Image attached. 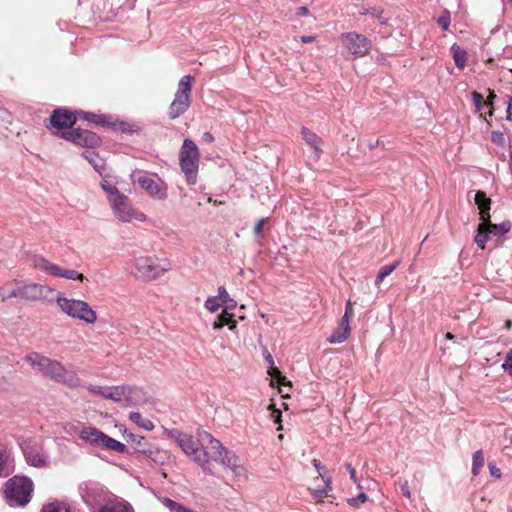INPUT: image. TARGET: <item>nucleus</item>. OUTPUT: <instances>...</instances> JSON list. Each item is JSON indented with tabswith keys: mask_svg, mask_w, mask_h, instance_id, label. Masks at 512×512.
<instances>
[{
	"mask_svg": "<svg viewBox=\"0 0 512 512\" xmlns=\"http://www.w3.org/2000/svg\"><path fill=\"white\" fill-rule=\"evenodd\" d=\"M110 204L119 220L129 222L133 219L134 210L129 204L128 197L124 194L117 196V198L113 199V202Z\"/></svg>",
	"mask_w": 512,
	"mask_h": 512,
	"instance_id": "2eb2a0df",
	"label": "nucleus"
},
{
	"mask_svg": "<svg viewBox=\"0 0 512 512\" xmlns=\"http://www.w3.org/2000/svg\"><path fill=\"white\" fill-rule=\"evenodd\" d=\"M197 437H200L201 442L205 445L202 449L206 457V467L209 466L211 460L219 461L224 467L231 469L236 476L245 475L246 470L241 465L238 456L223 447L211 433L201 431L197 433Z\"/></svg>",
	"mask_w": 512,
	"mask_h": 512,
	"instance_id": "f257e3e1",
	"label": "nucleus"
},
{
	"mask_svg": "<svg viewBox=\"0 0 512 512\" xmlns=\"http://www.w3.org/2000/svg\"><path fill=\"white\" fill-rule=\"evenodd\" d=\"M267 219H260L254 227V233L257 236H262Z\"/></svg>",
	"mask_w": 512,
	"mask_h": 512,
	"instance_id": "864d4df0",
	"label": "nucleus"
},
{
	"mask_svg": "<svg viewBox=\"0 0 512 512\" xmlns=\"http://www.w3.org/2000/svg\"><path fill=\"white\" fill-rule=\"evenodd\" d=\"M55 302L60 311L82 323L92 325L98 320L97 312L84 300L68 299L64 293L57 292Z\"/></svg>",
	"mask_w": 512,
	"mask_h": 512,
	"instance_id": "f03ea898",
	"label": "nucleus"
},
{
	"mask_svg": "<svg viewBox=\"0 0 512 512\" xmlns=\"http://www.w3.org/2000/svg\"><path fill=\"white\" fill-rule=\"evenodd\" d=\"M89 392L101 395V393H106V390H102V388L100 386L91 385L89 387Z\"/></svg>",
	"mask_w": 512,
	"mask_h": 512,
	"instance_id": "680f3d73",
	"label": "nucleus"
},
{
	"mask_svg": "<svg viewBox=\"0 0 512 512\" xmlns=\"http://www.w3.org/2000/svg\"><path fill=\"white\" fill-rule=\"evenodd\" d=\"M26 361L29 363L32 369H36L40 373H43V371L47 369L48 365L53 360L49 359L45 355L34 352L26 356Z\"/></svg>",
	"mask_w": 512,
	"mask_h": 512,
	"instance_id": "412c9836",
	"label": "nucleus"
},
{
	"mask_svg": "<svg viewBox=\"0 0 512 512\" xmlns=\"http://www.w3.org/2000/svg\"><path fill=\"white\" fill-rule=\"evenodd\" d=\"M43 375L54 379L57 382H64L67 374L66 368L56 360H52Z\"/></svg>",
	"mask_w": 512,
	"mask_h": 512,
	"instance_id": "aec40b11",
	"label": "nucleus"
},
{
	"mask_svg": "<svg viewBox=\"0 0 512 512\" xmlns=\"http://www.w3.org/2000/svg\"><path fill=\"white\" fill-rule=\"evenodd\" d=\"M200 152L194 141L185 139L179 152V163L188 184L197 181Z\"/></svg>",
	"mask_w": 512,
	"mask_h": 512,
	"instance_id": "39448f33",
	"label": "nucleus"
},
{
	"mask_svg": "<svg viewBox=\"0 0 512 512\" xmlns=\"http://www.w3.org/2000/svg\"><path fill=\"white\" fill-rule=\"evenodd\" d=\"M344 315H346V316H352L353 315L352 303H351L350 300L346 302Z\"/></svg>",
	"mask_w": 512,
	"mask_h": 512,
	"instance_id": "0e129e2a",
	"label": "nucleus"
},
{
	"mask_svg": "<svg viewBox=\"0 0 512 512\" xmlns=\"http://www.w3.org/2000/svg\"><path fill=\"white\" fill-rule=\"evenodd\" d=\"M487 223V227L490 231L491 236H501L505 233L509 232L511 229L510 221H503L500 224H492L490 219L488 221H484Z\"/></svg>",
	"mask_w": 512,
	"mask_h": 512,
	"instance_id": "cd10ccee",
	"label": "nucleus"
},
{
	"mask_svg": "<svg viewBox=\"0 0 512 512\" xmlns=\"http://www.w3.org/2000/svg\"><path fill=\"white\" fill-rule=\"evenodd\" d=\"M491 141L494 144L503 147L505 145V136L500 131H493L491 133Z\"/></svg>",
	"mask_w": 512,
	"mask_h": 512,
	"instance_id": "8fccbe9b",
	"label": "nucleus"
},
{
	"mask_svg": "<svg viewBox=\"0 0 512 512\" xmlns=\"http://www.w3.org/2000/svg\"><path fill=\"white\" fill-rule=\"evenodd\" d=\"M475 203L478 206L481 221H488L490 219L491 199L486 196L485 192L477 191Z\"/></svg>",
	"mask_w": 512,
	"mask_h": 512,
	"instance_id": "6ab92c4d",
	"label": "nucleus"
},
{
	"mask_svg": "<svg viewBox=\"0 0 512 512\" xmlns=\"http://www.w3.org/2000/svg\"><path fill=\"white\" fill-rule=\"evenodd\" d=\"M13 469L9 454H5L0 449V477L9 476L13 472Z\"/></svg>",
	"mask_w": 512,
	"mask_h": 512,
	"instance_id": "c756f323",
	"label": "nucleus"
},
{
	"mask_svg": "<svg viewBox=\"0 0 512 512\" xmlns=\"http://www.w3.org/2000/svg\"><path fill=\"white\" fill-rule=\"evenodd\" d=\"M101 187L108 194L110 203L113 202V199L117 198V196L122 195L115 186L109 184L107 181L102 182Z\"/></svg>",
	"mask_w": 512,
	"mask_h": 512,
	"instance_id": "a19ab883",
	"label": "nucleus"
},
{
	"mask_svg": "<svg viewBox=\"0 0 512 512\" xmlns=\"http://www.w3.org/2000/svg\"><path fill=\"white\" fill-rule=\"evenodd\" d=\"M100 512H133L132 507L124 501L107 503Z\"/></svg>",
	"mask_w": 512,
	"mask_h": 512,
	"instance_id": "c85d7f7f",
	"label": "nucleus"
},
{
	"mask_svg": "<svg viewBox=\"0 0 512 512\" xmlns=\"http://www.w3.org/2000/svg\"><path fill=\"white\" fill-rule=\"evenodd\" d=\"M342 43L355 57H363L371 49L370 40L366 36L355 32L342 35Z\"/></svg>",
	"mask_w": 512,
	"mask_h": 512,
	"instance_id": "ddd939ff",
	"label": "nucleus"
},
{
	"mask_svg": "<svg viewBox=\"0 0 512 512\" xmlns=\"http://www.w3.org/2000/svg\"><path fill=\"white\" fill-rule=\"evenodd\" d=\"M33 484L24 476H13L5 483V497L12 507H23L30 501Z\"/></svg>",
	"mask_w": 512,
	"mask_h": 512,
	"instance_id": "20e7f679",
	"label": "nucleus"
},
{
	"mask_svg": "<svg viewBox=\"0 0 512 512\" xmlns=\"http://www.w3.org/2000/svg\"><path fill=\"white\" fill-rule=\"evenodd\" d=\"M502 369H504L512 378V349L507 353L506 360L504 364H502Z\"/></svg>",
	"mask_w": 512,
	"mask_h": 512,
	"instance_id": "603ef678",
	"label": "nucleus"
},
{
	"mask_svg": "<svg viewBox=\"0 0 512 512\" xmlns=\"http://www.w3.org/2000/svg\"><path fill=\"white\" fill-rule=\"evenodd\" d=\"M56 293L53 288L47 285L18 282V289L11 292L10 296L29 302L55 301Z\"/></svg>",
	"mask_w": 512,
	"mask_h": 512,
	"instance_id": "0eeeda50",
	"label": "nucleus"
},
{
	"mask_svg": "<svg viewBox=\"0 0 512 512\" xmlns=\"http://www.w3.org/2000/svg\"><path fill=\"white\" fill-rule=\"evenodd\" d=\"M101 396L118 403L127 401L128 405H136L139 402V398L143 396V392L141 389L131 386L118 385L106 389V392H101Z\"/></svg>",
	"mask_w": 512,
	"mask_h": 512,
	"instance_id": "1a4fd4ad",
	"label": "nucleus"
},
{
	"mask_svg": "<svg viewBox=\"0 0 512 512\" xmlns=\"http://www.w3.org/2000/svg\"><path fill=\"white\" fill-rule=\"evenodd\" d=\"M399 265V261H394L393 263L391 264H388V265H385L383 267L380 268L379 270V273L376 277V281H375V285H379L383 282V280L388 277L391 272H393L395 270V268H397Z\"/></svg>",
	"mask_w": 512,
	"mask_h": 512,
	"instance_id": "72a5a7b5",
	"label": "nucleus"
},
{
	"mask_svg": "<svg viewBox=\"0 0 512 512\" xmlns=\"http://www.w3.org/2000/svg\"><path fill=\"white\" fill-rule=\"evenodd\" d=\"M352 316L343 315L340 326L341 328L350 327V318Z\"/></svg>",
	"mask_w": 512,
	"mask_h": 512,
	"instance_id": "e2e57ef3",
	"label": "nucleus"
},
{
	"mask_svg": "<svg viewBox=\"0 0 512 512\" xmlns=\"http://www.w3.org/2000/svg\"><path fill=\"white\" fill-rule=\"evenodd\" d=\"M368 13L374 17V18H377L381 24H385L386 23V18H383L382 17V11L378 10V9H371L368 11Z\"/></svg>",
	"mask_w": 512,
	"mask_h": 512,
	"instance_id": "6e6d98bb",
	"label": "nucleus"
},
{
	"mask_svg": "<svg viewBox=\"0 0 512 512\" xmlns=\"http://www.w3.org/2000/svg\"><path fill=\"white\" fill-rule=\"evenodd\" d=\"M170 434L172 438L175 439L178 446L182 448L186 456L192 458L194 462L206 469V457L203 454V449L199 447L200 438H195L178 430L171 431Z\"/></svg>",
	"mask_w": 512,
	"mask_h": 512,
	"instance_id": "6e6552de",
	"label": "nucleus"
},
{
	"mask_svg": "<svg viewBox=\"0 0 512 512\" xmlns=\"http://www.w3.org/2000/svg\"><path fill=\"white\" fill-rule=\"evenodd\" d=\"M301 134L305 142L314 149L316 157L320 158L323 152L321 149V145L323 143L322 139L318 137L314 132L305 127L302 128Z\"/></svg>",
	"mask_w": 512,
	"mask_h": 512,
	"instance_id": "5701e85b",
	"label": "nucleus"
},
{
	"mask_svg": "<svg viewBox=\"0 0 512 512\" xmlns=\"http://www.w3.org/2000/svg\"><path fill=\"white\" fill-rule=\"evenodd\" d=\"M488 91H489V95L487 97V100L485 101V106H487L489 108L488 116L491 117L493 115V111H494L493 102H494V99L496 98V94L491 89H489Z\"/></svg>",
	"mask_w": 512,
	"mask_h": 512,
	"instance_id": "3c124183",
	"label": "nucleus"
},
{
	"mask_svg": "<svg viewBox=\"0 0 512 512\" xmlns=\"http://www.w3.org/2000/svg\"><path fill=\"white\" fill-rule=\"evenodd\" d=\"M451 53L455 62V65L459 69H464L467 62V52L462 49L459 45L453 44L451 46Z\"/></svg>",
	"mask_w": 512,
	"mask_h": 512,
	"instance_id": "bb28decb",
	"label": "nucleus"
},
{
	"mask_svg": "<svg viewBox=\"0 0 512 512\" xmlns=\"http://www.w3.org/2000/svg\"><path fill=\"white\" fill-rule=\"evenodd\" d=\"M222 306V303L217 297H210L205 301V308L211 312L217 311Z\"/></svg>",
	"mask_w": 512,
	"mask_h": 512,
	"instance_id": "37998d69",
	"label": "nucleus"
},
{
	"mask_svg": "<svg viewBox=\"0 0 512 512\" xmlns=\"http://www.w3.org/2000/svg\"><path fill=\"white\" fill-rule=\"evenodd\" d=\"M450 21L451 17L448 10H444V12L437 19L438 24L446 31L449 29Z\"/></svg>",
	"mask_w": 512,
	"mask_h": 512,
	"instance_id": "c03bdc74",
	"label": "nucleus"
},
{
	"mask_svg": "<svg viewBox=\"0 0 512 512\" xmlns=\"http://www.w3.org/2000/svg\"><path fill=\"white\" fill-rule=\"evenodd\" d=\"M192 81L191 75H185L180 79L174 100L168 109V116L171 120L184 114L191 106Z\"/></svg>",
	"mask_w": 512,
	"mask_h": 512,
	"instance_id": "423d86ee",
	"label": "nucleus"
},
{
	"mask_svg": "<svg viewBox=\"0 0 512 512\" xmlns=\"http://www.w3.org/2000/svg\"><path fill=\"white\" fill-rule=\"evenodd\" d=\"M350 331V327L341 328V326H338V328L333 331L332 335L327 340L332 344L342 343L349 337Z\"/></svg>",
	"mask_w": 512,
	"mask_h": 512,
	"instance_id": "2f4dec72",
	"label": "nucleus"
},
{
	"mask_svg": "<svg viewBox=\"0 0 512 512\" xmlns=\"http://www.w3.org/2000/svg\"><path fill=\"white\" fill-rule=\"evenodd\" d=\"M380 143H381L380 139L369 140L368 141V147H369L370 150H373L376 147H378L380 145Z\"/></svg>",
	"mask_w": 512,
	"mask_h": 512,
	"instance_id": "69168bd1",
	"label": "nucleus"
},
{
	"mask_svg": "<svg viewBox=\"0 0 512 512\" xmlns=\"http://www.w3.org/2000/svg\"><path fill=\"white\" fill-rule=\"evenodd\" d=\"M34 266L37 269H40L54 277H64L67 279H74V280H80V281H83V279H84L83 274L78 273L77 271H75L73 269H64L60 266H57L56 264L50 262L46 258L35 259Z\"/></svg>",
	"mask_w": 512,
	"mask_h": 512,
	"instance_id": "4468645a",
	"label": "nucleus"
},
{
	"mask_svg": "<svg viewBox=\"0 0 512 512\" xmlns=\"http://www.w3.org/2000/svg\"><path fill=\"white\" fill-rule=\"evenodd\" d=\"M127 442L131 443L134 451L138 454H146L151 453V449L153 446L149 443V441L140 435H134L133 433H128L126 435Z\"/></svg>",
	"mask_w": 512,
	"mask_h": 512,
	"instance_id": "a211bd4d",
	"label": "nucleus"
},
{
	"mask_svg": "<svg viewBox=\"0 0 512 512\" xmlns=\"http://www.w3.org/2000/svg\"><path fill=\"white\" fill-rule=\"evenodd\" d=\"M77 121L76 113L64 108H57L53 111L49 118V125L46 127L52 131L53 134L60 135L63 129L72 128Z\"/></svg>",
	"mask_w": 512,
	"mask_h": 512,
	"instance_id": "9b49d317",
	"label": "nucleus"
},
{
	"mask_svg": "<svg viewBox=\"0 0 512 512\" xmlns=\"http://www.w3.org/2000/svg\"><path fill=\"white\" fill-rule=\"evenodd\" d=\"M471 96H472V100H473V103L475 106V110H476V112H479L482 109V107L485 106L484 98H483L482 94H480L477 91H473L471 93Z\"/></svg>",
	"mask_w": 512,
	"mask_h": 512,
	"instance_id": "a18cd8bd",
	"label": "nucleus"
},
{
	"mask_svg": "<svg viewBox=\"0 0 512 512\" xmlns=\"http://www.w3.org/2000/svg\"><path fill=\"white\" fill-rule=\"evenodd\" d=\"M507 119L512 121V97L509 98V103L507 107Z\"/></svg>",
	"mask_w": 512,
	"mask_h": 512,
	"instance_id": "338daca9",
	"label": "nucleus"
},
{
	"mask_svg": "<svg viewBox=\"0 0 512 512\" xmlns=\"http://www.w3.org/2000/svg\"><path fill=\"white\" fill-rule=\"evenodd\" d=\"M149 459H151L156 464H162L165 460L168 459L167 451L161 450L159 448H152L151 453L144 454Z\"/></svg>",
	"mask_w": 512,
	"mask_h": 512,
	"instance_id": "f704fd0d",
	"label": "nucleus"
},
{
	"mask_svg": "<svg viewBox=\"0 0 512 512\" xmlns=\"http://www.w3.org/2000/svg\"><path fill=\"white\" fill-rule=\"evenodd\" d=\"M368 499L367 494L361 492L355 498L348 499V503L351 507L358 508L362 503L366 502Z\"/></svg>",
	"mask_w": 512,
	"mask_h": 512,
	"instance_id": "49530a36",
	"label": "nucleus"
},
{
	"mask_svg": "<svg viewBox=\"0 0 512 512\" xmlns=\"http://www.w3.org/2000/svg\"><path fill=\"white\" fill-rule=\"evenodd\" d=\"M105 436V433L94 427H84L80 431V438L89 442L91 445L99 446L101 439Z\"/></svg>",
	"mask_w": 512,
	"mask_h": 512,
	"instance_id": "4be33fe9",
	"label": "nucleus"
},
{
	"mask_svg": "<svg viewBox=\"0 0 512 512\" xmlns=\"http://www.w3.org/2000/svg\"><path fill=\"white\" fill-rule=\"evenodd\" d=\"M130 420L146 431H152L154 428V425L150 419L144 418L139 412H132L130 414Z\"/></svg>",
	"mask_w": 512,
	"mask_h": 512,
	"instance_id": "7c9ffc66",
	"label": "nucleus"
},
{
	"mask_svg": "<svg viewBox=\"0 0 512 512\" xmlns=\"http://www.w3.org/2000/svg\"><path fill=\"white\" fill-rule=\"evenodd\" d=\"M98 447H102L111 451H115L119 454H124L126 452V446L116 440L115 438H110L105 434L104 438L101 439V442Z\"/></svg>",
	"mask_w": 512,
	"mask_h": 512,
	"instance_id": "393cba45",
	"label": "nucleus"
},
{
	"mask_svg": "<svg viewBox=\"0 0 512 512\" xmlns=\"http://www.w3.org/2000/svg\"><path fill=\"white\" fill-rule=\"evenodd\" d=\"M312 465L317 470L318 477H316L314 485L309 490L314 494L317 502H322L325 496L332 491V477L326 474V468L320 461L312 460Z\"/></svg>",
	"mask_w": 512,
	"mask_h": 512,
	"instance_id": "9d476101",
	"label": "nucleus"
},
{
	"mask_svg": "<svg viewBox=\"0 0 512 512\" xmlns=\"http://www.w3.org/2000/svg\"><path fill=\"white\" fill-rule=\"evenodd\" d=\"M61 137L85 148H95L101 143V139L96 133L80 128L64 131L61 133Z\"/></svg>",
	"mask_w": 512,
	"mask_h": 512,
	"instance_id": "f8f14e48",
	"label": "nucleus"
},
{
	"mask_svg": "<svg viewBox=\"0 0 512 512\" xmlns=\"http://www.w3.org/2000/svg\"><path fill=\"white\" fill-rule=\"evenodd\" d=\"M82 155L93 165V167L98 172L100 171V168H102V165L99 164L100 159L96 155H93L91 152H88V151L84 152Z\"/></svg>",
	"mask_w": 512,
	"mask_h": 512,
	"instance_id": "09e8293b",
	"label": "nucleus"
},
{
	"mask_svg": "<svg viewBox=\"0 0 512 512\" xmlns=\"http://www.w3.org/2000/svg\"><path fill=\"white\" fill-rule=\"evenodd\" d=\"M489 469H490V474L492 477H495V478L501 477V470H500V468H497L496 465L489 463Z\"/></svg>",
	"mask_w": 512,
	"mask_h": 512,
	"instance_id": "bf43d9fd",
	"label": "nucleus"
},
{
	"mask_svg": "<svg viewBox=\"0 0 512 512\" xmlns=\"http://www.w3.org/2000/svg\"><path fill=\"white\" fill-rule=\"evenodd\" d=\"M77 115L80 118H82V119H84V120H86L88 122L95 123V124L103 126V127L110 125L109 118H107L104 115H98V114H95V113L83 112V111L77 112Z\"/></svg>",
	"mask_w": 512,
	"mask_h": 512,
	"instance_id": "a878e982",
	"label": "nucleus"
},
{
	"mask_svg": "<svg viewBox=\"0 0 512 512\" xmlns=\"http://www.w3.org/2000/svg\"><path fill=\"white\" fill-rule=\"evenodd\" d=\"M16 289H17V281L16 280L6 283L4 286H2L0 288L1 301L4 302V301L14 298V296H10V293L15 291Z\"/></svg>",
	"mask_w": 512,
	"mask_h": 512,
	"instance_id": "c9c22d12",
	"label": "nucleus"
},
{
	"mask_svg": "<svg viewBox=\"0 0 512 512\" xmlns=\"http://www.w3.org/2000/svg\"><path fill=\"white\" fill-rule=\"evenodd\" d=\"M484 457L482 450H478L473 454V462H472V473L474 476L480 474L481 469L483 468Z\"/></svg>",
	"mask_w": 512,
	"mask_h": 512,
	"instance_id": "4c0bfd02",
	"label": "nucleus"
},
{
	"mask_svg": "<svg viewBox=\"0 0 512 512\" xmlns=\"http://www.w3.org/2000/svg\"><path fill=\"white\" fill-rule=\"evenodd\" d=\"M163 504L165 507L169 508L171 512H194L193 510L185 508L176 501L170 500L168 498L163 500Z\"/></svg>",
	"mask_w": 512,
	"mask_h": 512,
	"instance_id": "ea45409f",
	"label": "nucleus"
},
{
	"mask_svg": "<svg viewBox=\"0 0 512 512\" xmlns=\"http://www.w3.org/2000/svg\"><path fill=\"white\" fill-rule=\"evenodd\" d=\"M41 512H71V510L65 503L54 501L45 505Z\"/></svg>",
	"mask_w": 512,
	"mask_h": 512,
	"instance_id": "e433bc0d",
	"label": "nucleus"
},
{
	"mask_svg": "<svg viewBox=\"0 0 512 512\" xmlns=\"http://www.w3.org/2000/svg\"><path fill=\"white\" fill-rule=\"evenodd\" d=\"M24 457L29 465L36 468H45L48 466V458L40 446H26L23 449Z\"/></svg>",
	"mask_w": 512,
	"mask_h": 512,
	"instance_id": "dca6fc26",
	"label": "nucleus"
},
{
	"mask_svg": "<svg viewBox=\"0 0 512 512\" xmlns=\"http://www.w3.org/2000/svg\"><path fill=\"white\" fill-rule=\"evenodd\" d=\"M345 468L348 469L353 483L358 484L357 472L355 471V468L350 463H346Z\"/></svg>",
	"mask_w": 512,
	"mask_h": 512,
	"instance_id": "4d7b16f0",
	"label": "nucleus"
},
{
	"mask_svg": "<svg viewBox=\"0 0 512 512\" xmlns=\"http://www.w3.org/2000/svg\"><path fill=\"white\" fill-rule=\"evenodd\" d=\"M490 237H491V234L487 227V223L481 222L478 226L477 234L475 236L476 244L483 248L484 244Z\"/></svg>",
	"mask_w": 512,
	"mask_h": 512,
	"instance_id": "473e14b6",
	"label": "nucleus"
},
{
	"mask_svg": "<svg viewBox=\"0 0 512 512\" xmlns=\"http://www.w3.org/2000/svg\"><path fill=\"white\" fill-rule=\"evenodd\" d=\"M216 297H218V299L221 302L222 301H228V300L231 299L230 296H229V293L227 292V290L223 286L219 287V294Z\"/></svg>",
	"mask_w": 512,
	"mask_h": 512,
	"instance_id": "13d9d810",
	"label": "nucleus"
},
{
	"mask_svg": "<svg viewBox=\"0 0 512 512\" xmlns=\"http://www.w3.org/2000/svg\"><path fill=\"white\" fill-rule=\"evenodd\" d=\"M268 410L271 411V417H272L274 423L279 424L278 431H281L283 429L282 419H281V417H282L281 410L276 408L273 403H271L270 406H268Z\"/></svg>",
	"mask_w": 512,
	"mask_h": 512,
	"instance_id": "79ce46f5",
	"label": "nucleus"
},
{
	"mask_svg": "<svg viewBox=\"0 0 512 512\" xmlns=\"http://www.w3.org/2000/svg\"><path fill=\"white\" fill-rule=\"evenodd\" d=\"M268 375L271 376L278 384L280 385H289L291 386L290 381L282 375V372L278 368L271 367L270 370H268Z\"/></svg>",
	"mask_w": 512,
	"mask_h": 512,
	"instance_id": "58836bf2",
	"label": "nucleus"
},
{
	"mask_svg": "<svg viewBox=\"0 0 512 512\" xmlns=\"http://www.w3.org/2000/svg\"><path fill=\"white\" fill-rule=\"evenodd\" d=\"M139 186L146 191L151 197L156 199H165L167 194L165 188L157 183L153 178L141 176L138 178Z\"/></svg>",
	"mask_w": 512,
	"mask_h": 512,
	"instance_id": "f3484780",
	"label": "nucleus"
},
{
	"mask_svg": "<svg viewBox=\"0 0 512 512\" xmlns=\"http://www.w3.org/2000/svg\"><path fill=\"white\" fill-rule=\"evenodd\" d=\"M224 325H227L230 330H234L237 327L235 315L230 314L227 310H223L215 322H213V329H221Z\"/></svg>",
	"mask_w": 512,
	"mask_h": 512,
	"instance_id": "b1692460",
	"label": "nucleus"
},
{
	"mask_svg": "<svg viewBox=\"0 0 512 512\" xmlns=\"http://www.w3.org/2000/svg\"><path fill=\"white\" fill-rule=\"evenodd\" d=\"M221 303H222V306H224V310H227V311H228V309H234L237 306V302L234 299H230L228 301H222Z\"/></svg>",
	"mask_w": 512,
	"mask_h": 512,
	"instance_id": "052dcab7",
	"label": "nucleus"
},
{
	"mask_svg": "<svg viewBox=\"0 0 512 512\" xmlns=\"http://www.w3.org/2000/svg\"><path fill=\"white\" fill-rule=\"evenodd\" d=\"M400 486H401V492H402L403 496L405 498L411 499L409 483L406 480H404L403 482L400 483Z\"/></svg>",
	"mask_w": 512,
	"mask_h": 512,
	"instance_id": "5fc2aeb1",
	"label": "nucleus"
},
{
	"mask_svg": "<svg viewBox=\"0 0 512 512\" xmlns=\"http://www.w3.org/2000/svg\"><path fill=\"white\" fill-rule=\"evenodd\" d=\"M170 269L167 258H134L131 273L137 279L151 281Z\"/></svg>",
	"mask_w": 512,
	"mask_h": 512,
	"instance_id": "7ed1b4c3",
	"label": "nucleus"
},
{
	"mask_svg": "<svg viewBox=\"0 0 512 512\" xmlns=\"http://www.w3.org/2000/svg\"><path fill=\"white\" fill-rule=\"evenodd\" d=\"M308 13H309V10H308V8H307V7H305V6L299 7V8L297 9V15H299V16H305V15H307Z\"/></svg>",
	"mask_w": 512,
	"mask_h": 512,
	"instance_id": "774afa93",
	"label": "nucleus"
},
{
	"mask_svg": "<svg viewBox=\"0 0 512 512\" xmlns=\"http://www.w3.org/2000/svg\"><path fill=\"white\" fill-rule=\"evenodd\" d=\"M11 113L0 105V125L7 128V124L11 123Z\"/></svg>",
	"mask_w": 512,
	"mask_h": 512,
	"instance_id": "de8ad7c7",
	"label": "nucleus"
}]
</instances>
